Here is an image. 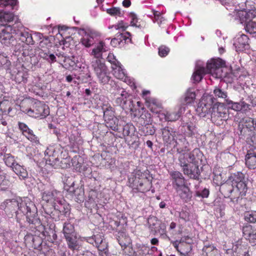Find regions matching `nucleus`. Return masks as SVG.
I'll use <instances>...</instances> for the list:
<instances>
[{"mask_svg": "<svg viewBox=\"0 0 256 256\" xmlns=\"http://www.w3.org/2000/svg\"><path fill=\"white\" fill-rule=\"evenodd\" d=\"M200 152L198 149H194L188 154H182L178 157L179 164L182 168V172L189 178L198 180L200 175L198 162L196 160L195 154Z\"/></svg>", "mask_w": 256, "mask_h": 256, "instance_id": "obj_3", "label": "nucleus"}, {"mask_svg": "<svg viewBox=\"0 0 256 256\" xmlns=\"http://www.w3.org/2000/svg\"><path fill=\"white\" fill-rule=\"evenodd\" d=\"M62 233L64 238L73 236L76 234L74 226L70 220H68L63 224Z\"/></svg>", "mask_w": 256, "mask_h": 256, "instance_id": "obj_43", "label": "nucleus"}, {"mask_svg": "<svg viewBox=\"0 0 256 256\" xmlns=\"http://www.w3.org/2000/svg\"><path fill=\"white\" fill-rule=\"evenodd\" d=\"M214 94L215 97L224 99L226 102V100H228L227 98L228 94L226 92L220 88H215L214 90Z\"/></svg>", "mask_w": 256, "mask_h": 256, "instance_id": "obj_57", "label": "nucleus"}, {"mask_svg": "<svg viewBox=\"0 0 256 256\" xmlns=\"http://www.w3.org/2000/svg\"><path fill=\"white\" fill-rule=\"evenodd\" d=\"M214 182L217 185L222 184V182H224V180H223L222 174L220 170H214Z\"/></svg>", "mask_w": 256, "mask_h": 256, "instance_id": "obj_61", "label": "nucleus"}, {"mask_svg": "<svg viewBox=\"0 0 256 256\" xmlns=\"http://www.w3.org/2000/svg\"><path fill=\"white\" fill-rule=\"evenodd\" d=\"M156 130V128L152 124V122L140 126L138 127V131L141 136L153 135Z\"/></svg>", "mask_w": 256, "mask_h": 256, "instance_id": "obj_39", "label": "nucleus"}, {"mask_svg": "<svg viewBox=\"0 0 256 256\" xmlns=\"http://www.w3.org/2000/svg\"><path fill=\"white\" fill-rule=\"evenodd\" d=\"M222 107L219 108L214 106L212 111L210 115L211 120L214 123L220 124L219 122H222L226 118V113L225 112L220 110Z\"/></svg>", "mask_w": 256, "mask_h": 256, "instance_id": "obj_31", "label": "nucleus"}, {"mask_svg": "<svg viewBox=\"0 0 256 256\" xmlns=\"http://www.w3.org/2000/svg\"><path fill=\"white\" fill-rule=\"evenodd\" d=\"M12 170L20 180H24L26 182L28 180L33 184V182H32V181H34V178L28 176L27 170L23 166H22L18 164H16L14 167H12Z\"/></svg>", "mask_w": 256, "mask_h": 256, "instance_id": "obj_27", "label": "nucleus"}, {"mask_svg": "<svg viewBox=\"0 0 256 256\" xmlns=\"http://www.w3.org/2000/svg\"><path fill=\"white\" fill-rule=\"evenodd\" d=\"M121 108L126 111H130L132 112L136 111V106L134 103V101L130 98V96L126 98Z\"/></svg>", "mask_w": 256, "mask_h": 256, "instance_id": "obj_50", "label": "nucleus"}, {"mask_svg": "<svg viewBox=\"0 0 256 256\" xmlns=\"http://www.w3.org/2000/svg\"><path fill=\"white\" fill-rule=\"evenodd\" d=\"M42 198L43 200L50 203L52 206L58 203V202H63V196L60 192L55 189H51L50 190H46L42 192Z\"/></svg>", "mask_w": 256, "mask_h": 256, "instance_id": "obj_15", "label": "nucleus"}, {"mask_svg": "<svg viewBox=\"0 0 256 256\" xmlns=\"http://www.w3.org/2000/svg\"><path fill=\"white\" fill-rule=\"evenodd\" d=\"M71 192H74V198L76 202L81 203L84 200V188L82 186L78 188L76 190L72 188Z\"/></svg>", "mask_w": 256, "mask_h": 256, "instance_id": "obj_47", "label": "nucleus"}, {"mask_svg": "<svg viewBox=\"0 0 256 256\" xmlns=\"http://www.w3.org/2000/svg\"><path fill=\"white\" fill-rule=\"evenodd\" d=\"M162 136V139L165 144H172L176 138V132L173 128L168 126H165L160 128Z\"/></svg>", "mask_w": 256, "mask_h": 256, "instance_id": "obj_25", "label": "nucleus"}, {"mask_svg": "<svg viewBox=\"0 0 256 256\" xmlns=\"http://www.w3.org/2000/svg\"><path fill=\"white\" fill-rule=\"evenodd\" d=\"M221 190L224 193V194L230 198L231 201L238 202L241 193L236 190L235 186L232 184V183L229 182L228 180L226 182L223 183L220 186Z\"/></svg>", "mask_w": 256, "mask_h": 256, "instance_id": "obj_16", "label": "nucleus"}, {"mask_svg": "<svg viewBox=\"0 0 256 256\" xmlns=\"http://www.w3.org/2000/svg\"><path fill=\"white\" fill-rule=\"evenodd\" d=\"M152 121L151 114L148 111H144L138 118V123L140 126L148 124Z\"/></svg>", "mask_w": 256, "mask_h": 256, "instance_id": "obj_49", "label": "nucleus"}, {"mask_svg": "<svg viewBox=\"0 0 256 256\" xmlns=\"http://www.w3.org/2000/svg\"><path fill=\"white\" fill-rule=\"evenodd\" d=\"M152 16H150V18H152L154 22H157L159 26H160L162 22L165 20V18L162 16V13L158 11L152 10Z\"/></svg>", "mask_w": 256, "mask_h": 256, "instance_id": "obj_51", "label": "nucleus"}, {"mask_svg": "<svg viewBox=\"0 0 256 256\" xmlns=\"http://www.w3.org/2000/svg\"><path fill=\"white\" fill-rule=\"evenodd\" d=\"M123 135L132 136L135 132V127L132 123H128L123 126Z\"/></svg>", "mask_w": 256, "mask_h": 256, "instance_id": "obj_53", "label": "nucleus"}, {"mask_svg": "<svg viewBox=\"0 0 256 256\" xmlns=\"http://www.w3.org/2000/svg\"><path fill=\"white\" fill-rule=\"evenodd\" d=\"M249 38L244 34H238L234 40V46L237 52L244 51L249 48Z\"/></svg>", "mask_w": 256, "mask_h": 256, "instance_id": "obj_20", "label": "nucleus"}, {"mask_svg": "<svg viewBox=\"0 0 256 256\" xmlns=\"http://www.w3.org/2000/svg\"><path fill=\"white\" fill-rule=\"evenodd\" d=\"M65 238L69 248L72 250H79L80 248V245L79 240H78L76 234H74L73 236Z\"/></svg>", "mask_w": 256, "mask_h": 256, "instance_id": "obj_41", "label": "nucleus"}, {"mask_svg": "<svg viewBox=\"0 0 256 256\" xmlns=\"http://www.w3.org/2000/svg\"><path fill=\"white\" fill-rule=\"evenodd\" d=\"M160 220H158L157 218L154 216H150L148 219V228L151 232L156 234V231L158 228V226Z\"/></svg>", "mask_w": 256, "mask_h": 256, "instance_id": "obj_48", "label": "nucleus"}, {"mask_svg": "<svg viewBox=\"0 0 256 256\" xmlns=\"http://www.w3.org/2000/svg\"><path fill=\"white\" fill-rule=\"evenodd\" d=\"M127 185L132 188V193H144L152 187V178L149 179L140 170L136 169L128 176Z\"/></svg>", "mask_w": 256, "mask_h": 256, "instance_id": "obj_4", "label": "nucleus"}, {"mask_svg": "<svg viewBox=\"0 0 256 256\" xmlns=\"http://www.w3.org/2000/svg\"><path fill=\"white\" fill-rule=\"evenodd\" d=\"M108 50V48L106 46L105 42L101 40L94 45L90 54L93 56L92 58L103 59L102 54Z\"/></svg>", "mask_w": 256, "mask_h": 256, "instance_id": "obj_24", "label": "nucleus"}, {"mask_svg": "<svg viewBox=\"0 0 256 256\" xmlns=\"http://www.w3.org/2000/svg\"><path fill=\"white\" fill-rule=\"evenodd\" d=\"M38 54L41 58L50 64L54 63L56 61V56L48 50H40Z\"/></svg>", "mask_w": 256, "mask_h": 256, "instance_id": "obj_40", "label": "nucleus"}, {"mask_svg": "<svg viewBox=\"0 0 256 256\" xmlns=\"http://www.w3.org/2000/svg\"><path fill=\"white\" fill-rule=\"evenodd\" d=\"M173 188L175 190L187 184L182 174L178 171H172L170 173Z\"/></svg>", "mask_w": 256, "mask_h": 256, "instance_id": "obj_21", "label": "nucleus"}, {"mask_svg": "<svg viewBox=\"0 0 256 256\" xmlns=\"http://www.w3.org/2000/svg\"><path fill=\"white\" fill-rule=\"evenodd\" d=\"M79 34L82 36L80 42L86 48H90L95 44L98 36V34L90 30H84L78 28H75Z\"/></svg>", "mask_w": 256, "mask_h": 256, "instance_id": "obj_11", "label": "nucleus"}, {"mask_svg": "<svg viewBox=\"0 0 256 256\" xmlns=\"http://www.w3.org/2000/svg\"><path fill=\"white\" fill-rule=\"evenodd\" d=\"M17 0H0V7L8 10H17Z\"/></svg>", "mask_w": 256, "mask_h": 256, "instance_id": "obj_46", "label": "nucleus"}, {"mask_svg": "<svg viewBox=\"0 0 256 256\" xmlns=\"http://www.w3.org/2000/svg\"><path fill=\"white\" fill-rule=\"evenodd\" d=\"M180 128L181 132L186 136H191L194 134L195 126L194 124L190 122H185L183 120Z\"/></svg>", "mask_w": 256, "mask_h": 256, "instance_id": "obj_35", "label": "nucleus"}, {"mask_svg": "<svg viewBox=\"0 0 256 256\" xmlns=\"http://www.w3.org/2000/svg\"><path fill=\"white\" fill-rule=\"evenodd\" d=\"M90 66L100 84H106L110 80V72L103 59L92 58Z\"/></svg>", "mask_w": 256, "mask_h": 256, "instance_id": "obj_7", "label": "nucleus"}, {"mask_svg": "<svg viewBox=\"0 0 256 256\" xmlns=\"http://www.w3.org/2000/svg\"><path fill=\"white\" fill-rule=\"evenodd\" d=\"M234 10H238L236 18L242 24L252 20L256 17V8L244 2L238 3V5Z\"/></svg>", "mask_w": 256, "mask_h": 256, "instance_id": "obj_8", "label": "nucleus"}, {"mask_svg": "<svg viewBox=\"0 0 256 256\" xmlns=\"http://www.w3.org/2000/svg\"><path fill=\"white\" fill-rule=\"evenodd\" d=\"M246 32L250 34H256V22L251 20L244 24Z\"/></svg>", "mask_w": 256, "mask_h": 256, "instance_id": "obj_59", "label": "nucleus"}, {"mask_svg": "<svg viewBox=\"0 0 256 256\" xmlns=\"http://www.w3.org/2000/svg\"><path fill=\"white\" fill-rule=\"evenodd\" d=\"M229 182L232 183L236 190L240 192L241 196H245L247 190V186L244 174L240 172L232 174L229 176Z\"/></svg>", "mask_w": 256, "mask_h": 256, "instance_id": "obj_9", "label": "nucleus"}, {"mask_svg": "<svg viewBox=\"0 0 256 256\" xmlns=\"http://www.w3.org/2000/svg\"><path fill=\"white\" fill-rule=\"evenodd\" d=\"M64 182V188L65 189H68L70 192H72L71 189L73 188L74 184V178L72 176L65 177L63 180Z\"/></svg>", "mask_w": 256, "mask_h": 256, "instance_id": "obj_60", "label": "nucleus"}, {"mask_svg": "<svg viewBox=\"0 0 256 256\" xmlns=\"http://www.w3.org/2000/svg\"><path fill=\"white\" fill-rule=\"evenodd\" d=\"M104 117L106 126L112 130L120 132V126L118 118L114 116L112 108L110 106L103 108Z\"/></svg>", "mask_w": 256, "mask_h": 256, "instance_id": "obj_10", "label": "nucleus"}, {"mask_svg": "<svg viewBox=\"0 0 256 256\" xmlns=\"http://www.w3.org/2000/svg\"><path fill=\"white\" fill-rule=\"evenodd\" d=\"M244 220L250 222H256V211L248 212L244 214Z\"/></svg>", "mask_w": 256, "mask_h": 256, "instance_id": "obj_63", "label": "nucleus"}, {"mask_svg": "<svg viewBox=\"0 0 256 256\" xmlns=\"http://www.w3.org/2000/svg\"><path fill=\"white\" fill-rule=\"evenodd\" d=\"M213 102L212 98L210 96L201 100L196 108L198 114L202 118L210 116L214 106L212 104Z\"/></svg>", "mask_w": 256, "mask_h": 256, "instance_id": "obj_14", "label": "nucleus"}, {"mask_svg": "<svg viewBox=\"0 0 256 256\" xmlns=\"http://www.w3.org/2000/svg\"><path fill=\"white\" fill-rule=\"evenodd\" d=\"M189 239L188 236L182 238L180 240L179 252L184 256H190L192 254V244L186 241Z\"/></svg>", "mask_w": 256, "mask_h": 256, "instance_id": "obj_32", "label": "nucleus"}, {"mask_svg": "<svg viewBox=\"0 0 256 256\" xmlns=\"http://www.w3.org/2000/svg\"><path fill=\"white\" fill-rule=\"evenodd\" d=\"M28 75V72L26 70L22 67H21L20 68L17 69L16 70L14 71L12 74L14 81L16 83L18 84L22 82L24 84L26 83Z\"/></svg>", "mask_w": 256, "mask_h": 256, "instance_id": "obj_30", "label": "nucleus"}, {"mask_svg": "<svg viewBox=\"0 0 256 256\" xmlns=\"http://www.w3.org/2000/svg\"><path fill=\"white\" fill-rule=\"evenodd\" d=\"M60 145L50 146L44 152V158L46 165H49L54 168H64L67 167L66 160H60L58 158L61 152Z\"/></svg>", "mask_w": 256, "mask_h": 256, "instance_id": "obj_5", "label": "nucleus"}, {"mask_svg": "<svg viewBox=\"0 0 256 256\" xmlns=\"http://www.w3.org/2000/svg\"><path fill=\"white\" fill-rule=\"evenodd\" d=\"M108 14L112 16H123V12L121 11L120 8L114 7L110 8H108L106 10Z\"/></svg>", "mask_w": 256, "mask_h": 256, "instance_id": "obj_64", "label": "nucleus"}, {"mask_svg": "<svg viewBox=\"0 0 256 256\" xmlns=\"http://www.w3.org/2000/svg\"><path fill=\"white\" fill-rule=\"evenodd\" d=\"M116 88L118 92L115 93V96H118L116 98L115 103L116 105L121 107L126 98L129 97V94L126 90L120 86H116Z\"/></svg>", "mask_w": 256, "mask_h": 256, "instance_id": "obj_36", "label": "nucleus"}, {"mask_svg": "<svg viewBox=\"0 0 256 256\" xmlns=\"http://www.w3.org/2000/svg\"><path fill=\"white\" fill-rule=\"evenodd\" d=\"M39 224H33L32 225V226L30 228V229L32 232H38L36 234H38L39 233H42L44 236H46L50 234V232L54 231L55 224L54 222L49 223L47 224V226L43 225L40 219L39 218Z\"/></svg>", "mask_w": 256, "mask_h": 256, "instance_id": "obj_19", "label": "nucleus"}, {"mask_svg": "<svg viewBox=\"0 0 256 256\" xmlns=\"http://www.w3.org/2000/svg\"><path fill=\"white\" fill-rule=\"evenodd\" d=\"M52 206L56 208V210H58L61 216H67L70 214V206L66 203L64 198L63 202L62 200L58 202L56 204L53 205Z\"/></svg>", "mask_w": 256, "mask_h": 256, "instance_id": "obj_42", "label": "nucleus"}, {"mask_svg": "<svg viewBox=\"0 0 256 256\" xmlns=\"http://www.w3.org/2000/svg\"><path fill=\"white\" fill-rule=\"evenodd\" d=\"M3 160L5 164L10 167H14L16 164L14 163V158L13 156L10 154H6L4 155Z\"/></svg>", "mask_w": 256, "mask_h": 256, "instance_id": "obj_62", "label": "nucleus"}, {"mask_svg": "<svg viewBox=\"0 0 256 256\" xmlns=\"http://www.w3.org/2000/svg\"><path fill=\"white\" fill-rule=\"evenodd\" d=\"M10 34L8 33L6 29L2 31L0 34V42L4 44L8 45L12 43L14 40Z\"/></svg>", "mask_w": 256, "mask_h": 256, "instance_id": "obj_44", "label": "nucleus"}, {"mask_svg": "<svg viewBox=\"0 0 256 256\" xmlns=\"http://www.w3.org/2000/svg\"><path fill=\"white\" fill-rule=\"evenodd\" d=\"M232 250L235 253L234 256H250L248 250L244 245L236 244L233 246Z\"/></svg>", "mask_w": 256, "mask_h": 256, "instance_id": "obj_45", "label": "nucleus"}, {"mask_svg": "<svg viewBox=\"0 0 256 256\" xmlns=\"http://www.w3.org/2000/svg\"><path fill=\"white\" fill-rule=\"evenodd\" d=\"M26 110L28 116L36 118H44L50 114L48 106L40 101L35 102L32 108L26 109Z\"/></svg>", "mask_w": 256, "mask_h": 256, "instance_id": "obj_12", "label": "nucleus"}, {"mask_svg": "<svg viewBox=\"0 0 256 256\" xmlns=\"http://www.w3.org/2000/svg\"><path fill=\"white\" fill-rule=\"evenodd\" d=\"M245 164L250 170L256 168V152L248 150L245 156Z\"/></svg>", "mask_w": 256, "mask_h": 256, "instance_id": "obj_33", "label": "nucleus"}, {"mask_svg": "<svg viewBox=\"0 0 256 256\" xmlns=\"http://www.w3.org/2000/svg\"><path fill=\"white\" fill-rule=\"evenodd\" d=\"M240 134L242 135L243 130L245 128L248 129V130L253 131L256 130V119L252 118L250 117H246L240 120L239 124V128H241ZM244 134H243V135ZM250 144L256 148V134H252L250 138Z\"/></svg>", "mask_w": 256, "mask_h": 256, "instance_id": "obj_13", "label": "nucleus"}, {"mask_svg": "<svg viewBox=\"0 0 256 256\" xmlns=\"http://www.w3.org/2000/svg\"><path fill=\"white\" fill-rule=\"evenodd\" d=\"M226 106L228 108H230L234 110L239 112H246L251 109L252 106L246 103L243 98L239 102H234L230 100H226Z\"/></svg>", "mask_w": 256, "mask_h": 256, "instance_id": "obj_22", "label": "nucleus"}, {"mask_svg": "<svg viewBox=\"0 0 256 256\" xmlns=\"http://www.w3.org/2000/svg\"><path fill=\"white\" fill-rule=\"evenodd\" d=\"M131 36L130 33L128 32H126L124 33H118L116 34V38L118 40L119 42H122L123 41L125 43L130 42L131 40L130 37Z\"/></svg>", "mask_w": 256, "mask_h": 256, "instance_id": "obj_58", "label": "nucleus"}, {"mask_svg": "<svg viewBox=\"0 0 256 256\" xmlns=\"http://www.w3.org/2000/svg\"><path fill=\"white\" fill-rule=\"evenodd\" d=\"M11 10L8 9L0 10V23L2 25H4L7 22H10L15 20V23L18 22V18H15ZM4 28L0 30V34Z\"/></svg>", "mask_w": 256, "mask_h": 256, "instance_id": "obj_26", "label": "nucleus"}, {"mask_svg": "<svg viewBox=\"0 0 256 256\" xmlns=\"http://www.w3.org/2000/svg\"><path fill=\"white\" fill-rule=\"evenodd\" d=\"M46 213L48 214L53 220H58L60 219L62 216L58 210L55 206H52V208L47 209L45 210Z\"/></svg>", "mask_w": 256, "mask_h": 256, "instance_id": "obj_54", "label": "nucleus"}, {"mask_svg": "<svg viewBox=\"0 0 256 256\" xmlns=\"http://www.w3.org/2000/svg\"><path fill=\"white\" fill-rule=\"evenodd\" d=\"M113 73L114 76L118 79L124 80L126 81L128 80V77L126 76V71L122 68V66L120 63V64H114L112 66Z\"/></svg>", "mask_w": 256, "mask_h": 256, "instance_id": "obj_34", "label": "nucleus"}, {"mask_svg": "<svg viewBox=\"0 0 256 256\" xmlns=\"http://www.w3.org/2000/svg\"><path fill=\"white\" fill-rule=\"evenodd\" d=\"M185 111V107L181 106L178 111L172 112L164 111L158 113V117L160 120H164L166 122H174L178 120L182 114Z\"/></svg>", "mask_w": 256, "mask_h": 256, "instance_id": "obj_18", "label": "nucleus"}, {"mask_svg": "<svg viewBox=\"0 0 256 256\" xmlns=\"http://www.w3.org/2000/svg\"><path fill=\"white\" fill-rule=\"evenodd\" d=\"M12 184L10 180V176L0 168V190H6L9 188Z\"/></svg>", "mask_w": 256, "mask_h": 256, "instance_id": "obj_37", "label": "nucleus"}, {"mask_svg": "<svg viewBox=\"0 0 256 256\" xmlns=\"http://www.w3.org/2000/svg\"><path fill=\"white\" fill-rule=\"evenodd\" d=\"M86 240L88 242L96 247L98 250L103 252L104 250V252L106 254L108 243L104 238V236L97 234L92 236L86 238Z\"/></svg>", "mask_w": 256, "mask_h": 256, "instance_id": "obj_17", "label": "nucleus"}, {"mask_svg": "<svg viewBox=\"0 0 256 256\" xmlns=\"http://www.w3.org/2000/svg\"><path fill=\"white\" fill-rule=\"evenodd\" d=\"M242 233L245 238L250 242L256 244V228L250 224L246 225L242 228Z\"/></svg>", "mask_w": 256, "mask_h": 256, "instance_id": "obj_29", "label": "nucleus"}, {"mask_svg": "<svg viewBox=\"0 0 256 256\" xmlns=\"http://www.w3.org/2000/svg\"><path fill=\"white\" fill-rule=\"evenodd\" d=\"M195 196L203 198H208L210 194V190L208 188H204L202 190H198V185H195Z\"/></svg>", "mask_w": 256, "mask_h": 256, "instance_id": "obj_55", "label": "nucleus"}, {"mask_svg": "<svg viewBox=\"0 0 256 256\" xmlns=\"http://www.w3.org/2000/svg\"><path fill=\"white\" fill-rule=\"evenodd\" d=\"M150 248L145 244H137L136 250L134 252V256H151Z\"/></svg>", "mask_w": 256, "mask_h": 256, "instance_id": "obj_38", "label": "nucleus"}, {"mask_svg": "<svg viewBox=\"0 0 256 256\" xmlns=\"http://www.w3.org/2000/svg\"><path fill=\"white\" fill-rule=\"evenodd\" d=\"M172 145L176 149L178 153L187 154L186 152L188 150L189 143L183 136H179L178 138H176Z\"/></svg>", "mask_w": 256, "mask_h": 256, "instance_id": "obj_23", "label": "nucleus"}, {"mask_svg": "<svg viewBox=\"0 0 256 256\" xmlns=\"http://www.w3.org/2000/svg\"><path fill=\"white\" fill-rule=\"evenodd\" d=\"M178 196L184 202H190L192 196V192L187 184L175 190Z\"/></svg>", "mask_w": 256, "mask_h": 256, "instance_id": "obj_28", "label": "nucleus"}, {"mask_svg": "<svg viewBox=\"0 0 256 256\" xmlns=\"http://www.w3.org/2000/svg\"><path fill=\"white\" fill-rule=\"evenodd\" d=\"M22 134L32 142L38 143L39 142L38 138L34 134L33 131L30 128L26 130L22 133Z\"/></svg>", "mask_w": 256, "mask_h": 256, "instance_id": "obj_56", "label": "nucleus"}, {"mask_svg": "<svg viewBox=\"0 0 256 256\" xmlns=\"http://www.w3.org/2000/svg\"><path fill=\"white\" fill-rule=\"evenodd\" d=\"M22 28V24L20 22H16L12 26H8L4 28V30L6 29L8 33L10 34L12 36L14 41L10 44H9L6 45L9 46L10 45H14L16 44V39L18 38L22 42L26 43L27 44H33L34 41L32 37V34L29 33L28 30H16V28Z\"/></svg>", "mask_w": 256, "mask_h": 256, "instance_id": "obj_6", "label": "nucleus"}, {"mask_svg": "<svg viewBox=\"0 0 256 256\" xmlns=\"http://www.w3.org/2000/svg\"><path fill=\"white\" fill-rule=\"evenodd\" d=\"M224 64V62L220 58H212L208 60L206 68L202 61L197 60L194 71L192 76L193 82H198L206 74H211L212 76L215 78H222L224 76L222 68V66Z\"/></svg>", "mask_w": 256, "mask_h": 256, "instance_id": "obj_2", "label": "nucleus"}, {"mask_svg": "<svg viewBox=\"0 0 256 256\" xmlns=\"http://www.w3.org/2000/svg\"><path fill=\"white\" fill-rule=\"evenodd\" d=\"M8 208L10 212L14 213L18 220V215L22 214L26 216V222L30 228L33 224H38L39 218L37 208L33 202L28 198L18 201L15 199L6 200L0 205V208L5 210Z\"/></svg>", "mask_w": 256, "mask_h": 256, "instance_id": "obj_1", "label": "nucleus"}, {"mask_svg": "<svg viewBox=\"0 0 256 256\" xmlns=\"http://www.w3.org/2000/svg\"><path fill=\"white\" fill-rule=\"evenodd\" d=\"M196 96L194 89L192 88H188L185 94L184 102L186 104L192 103L195 100Z\"/></svg>", "mask_w": 256, "mask_h": 256, "instance_id": "obj_52", "label": "nucleus"}]
</instances>
